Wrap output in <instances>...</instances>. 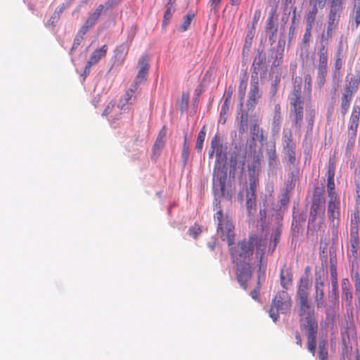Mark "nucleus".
I'll return each instance as SVG.
<instances>
[{
  "label": "nucleus",
  "instance_id": "obj_1",
  "mask_svg": "<svg viewBox=\"0 0 360 360\" xmlns=\"http://www.w3.org/2000/svg\"><path fill=\"white\" fill-rule=\"evenodd\" d=\"M267 245V239L261 234L252 233L248 239L238 241L229 246L231 262L236 266L237 281L240 286L246 289L247 283L252 278L251 262L254 251L262 262Z\"/></svg>",
  "mask_w": 360,
  "mask_h": 360
},
{
  "label": "nucleus",
  "instance_id": "obj_2",
  "mask_svg": "<svg viewBox=\"0 0 360 360\" xmlns=\"http://www.w3.org/2000/svg\"><path fill=\"white\" fill-rule=\"evenodd\" d=\"M310 281L307 276H302L297 285L296 301L298 307L300 324L302 330L305 331L307 339V349L314 356L316 348L318 322L314 309L309 301Z\"/></svg>",
  "mask_w": 360,
  "mask_h": 360
},
{
  "label": "nucleus",
  "instance_id": "obj_3",
  "mask_svg": "<svg viewBox=\"0 0 360 360\" xmlns=\"http://www.w3.org/2000/svg\"><path fill=\"white\" fill-rule=\"evenodd\" d=\"M223 146L217 135L211 140L209 158L213 157L216 152V160L213 170V191L215 196L220 195L221 197L231 198L226 191V181L227 179L226 154L222 152Z\"/></svg>",
  "mask_w": 360,
  "mask_h": 360
},
{
  "label": "nucleus",
  "instance_id": "obj_4",
  "mask_svg": "<svg viewBox=\"0 0 360 360\" xmlns=\"http://www.w3.org/2000/svg\"><path fill=\"white\" fill-rule=\"evenodd\" d=\"M326 210L325 189L323 186H316L313 191V197L308 221L309 228L314 231L323 230L324 214Z\"/></svg>",
  "mask_w": 360,
  "mask_h": 360
},
{
  "label": "nucleus",
  "instance_id": "obj_5",
  "mask_svg": "<svg viewBox=\"0 0 360 360\" xmlns=\"http://www.w3.org/2000/svg\"><path fill=\"white\" fill-rule=\"evenodd\" d=\"M290 117L296 129L300 130L304 117V98L302 96L301 84L295 86L289 96Z\"/></svg>",
  "mask_w": 360,
  "mask_h": 360
},
{
  "label": "nucleus",
  "instance_id": "obj_6",
  "mask_svg": "<svg viewBox=\"0 0 360 360\" xmlns=\"http://www.w3.org/2000/svg\"><path fill=\"white\" fill-rule=\"evenodd\" d=\"M214 207L217 210L214 219L217 221V233L222 240H226L231 246L235 240L234 225L227 217H224L220 202L216 200Z\"/></svg>",
  "mask_w": 360,
  "mask_h": 360
},
{
  "label": "nucleus",
  "instance_id": "obj_7",
  "mask_svg": "<svg viewBox=\"0 0 360 360\" xmlns=\"http://www.w3.org/2000/svg\"><path fill=\"white\" fill-rule=\"evenodd\" d=\"M327 215L329 227L334 237L338 238L340 221V200L338 194L328 195Z\"/></svg>",
  "mask_w": 360,
  "mask_h": 360
},
{
  "label": "nucleus",
  "instance_id": "obj_8",
  "mask_svg": "<svg viewBox=\"0 0 360 360\" xmlns=\"http://www.w3.org/2000/svg\"><path fill=\"white\" fill-rule=\"evenodd\" d=\"M292 307V300L289 294L282 290L278 292L272 300L269 310V316L276 321L279 318V313L286 314L290 311Z\"/></svg>",
  "mask_w": 360,
  "mask_h": 360
},
{
  "label": "nucleus",
  "instance_id": "obj_9",
  "mask_svg": "<svg viewBox=\"0 0 360 360\" xmlns=\"http://www.w3.org/2000/svg\"><path fill=\"white\" fill-rule=\"evenodd\" d=\"M360 84V75L353 76L346 82L340 97V112L345 117L349 109L354 94L357 91Z\"/></svg>",
  "mask_w": 360,
  "mask_h": 360
},
{
  "label": "nucleus",
  "instance_id": "obj_10",
  "mask_svg": "<svg viewBox=\"0 0 360 360\" xmlns=\"http://www.w3.org/2000/svg\"><path fill=\"white\" fill-rule=\"evenodd\" d=\"M329 13L327 26V34H331L338 27L340 15L343 10V2L328 3Z\"/></svg>",
  "mask_w": 360,
  "mask_h": 360
},
{
  "label": "nucleus",
  "instance_id": "obj_11",
  "mask_svg": "<svg viewBox=\"0 0 360 360\" xmlns=\"http://www.w3.org/2000/svg\"><path fill=\"white\" fill-rule=\"evenodd\" d=\"M262 94L259 89V79L257 75H252L250 82V89L248 93L247 105L250 108H254L261 98Z\"/></svg>",
  "mask_w": 360,
  "mask_h": 360
},
{
  "label": "nucleus",
  "instance_id": "obj_12",
  "mask_svg": "<svg viewBox=\"0 0 360 360\" xmlns=\"http://www.w3.org/2000/svg\"><path fill=\"white\" fill-rule=\"evenodd\" d=\"M108 50L107 44L103 45L101 48L96 49L89 57L87 61L85 68L84 73L89 74L90 72L91 68L96 65L100 60L105 58Z\"/></svg>",
  "mask_w": 360,
  "mask_h": 360
},
{
  "label": "nucleus",
  "instance_id": "obj_13",
  "mask_svg": "<svg viewBox=\"0 0 360 360\" xmlns=\"http://www.w3.org/2000/svg\"><path fill=\"white\" fill-rule=\"evenodd\" d=\"M335 158L330 157L328 160L327 172V193L328 195L338 194L335 191Z\"/></svg>",
  "mask_w": 360,
  "mask_h": 360
},
{
  "label": "nucleus",
  "instance_id": "obj_14",
  "mask_svg": "<svg viewBox=\"0 0 360 360\" xmlns=\"http://www.w3.org/2000/svg\"><path fill=\"white\" fill-rule=\"evenodd\" d=\"M315 292L314 294V300L318 309L325 307L323 282L321 281V276L316 277L315 281Z\"/></svg>",
  "mask_w": 360,
  "mask_h": 360
},
{
  "label": "nucleus",
  "instance_id": "obj_15",
  "mask_svg": "<svg viewBox=\"0 0 360 360\" xmlns=\"http://www.w3.org/2000/svg\"><path fill=\"white\" fill-rule=\"evenodd\" d=\"M317 70H328V48L326 41H322L318 49Z\"/></svg>",
  "mask_w": 360,
  "mask_h": 360
},
{
  "label": "nucleus",
  "instance_id": "obj_16",
  "mask_svg": "<svg viewBox=\"0 0 360 360\" xmlns=\"http://www.w3.org/2000/svg\"><path fill=\"white\" fill-rule=\"evenodd\" d=\"M293 276L290 267L284 264L280 271V283L283 288L288 290L292 285Z\"/></svg>",
  "mask_w": 360,
  "mask_h": 360
},
{
  "label": "nucleus",
  "instance_id": "obj_17",
  "mask_svg": "<svg viewBox=\"0 0 360 360\" xmlns=\"http://www.w3.org/2000/svg\"><path fill=\"white\" fill-rule=\"evenodd\" d=\"M134 39V35L130 38L128 43H122L116 46L114 51V57L120 64H122L128 54L130 44Z\"/></svg>",
  "mask_w": 360,
  "mask_h": 360
},
{
  "label": "nucleus",
  "instance_id": "obj_18",
  "mask_svg": "<svg viewBox=\"0 0 360 360\" xmlns=\"http://www.w3.org/2000/svg\"><path fill=\"white\" fill-rule=\"evenodd\" d=\"M139 87L136 85L131 84L130 88L126 91L123 97L120 99L118 103V108L121 110L124 108L127 104H133L136 100L135 93Z\"/></svg>",
  "mask_w": 360,
  "mask_h": 360
},
{
  "label": "nucleus",
  "instance_id": "obj_19",
  "mask_svg": "<svg viewBox=\"0 0 360 360\" xmlns=\"http://www.w3.org/2000/svg\"><path fill=\"white\" fill-rule=\"evenodd\" d=\"M343 65L342 62V49H340L335 56V61L334 63V70L332 74V78L333 81L336 84H338L340 82V77H341V69Z\"/></svg>",
  "mask_w": 360,
  "mask_h": 360
},
{
  "label": "nucleus",
  "instance_id": "obj_20",
  "mask_svg": "<svg viewBox=\"0 0 360 360\" xmlns=\"http://www.w3.org/2000/svg\"><path fill=\"white\" fill-rule=\"evenodd\" d=\"M167 136V129L165 126L158 133L155 142L153 147V151L154 154H159L162 149L165 147Z\"/></svg>",
  "mask_w": 360,
  "mask_h": 360
},
{
  "label": "nucleus",
  "instance_id": "obj_21",
  "mask_svg": "<svg viewBox=\"0 0 360 360\" xmlns=\"http://www.w3.org/2000/svg\"><path fill=\"white\" fill-rule=\"evenodd\" d=\"M296 148L283 149L285 160L289 169L295 167L299 163V158L296 155Z\"/></svg>",
  "mask_w": 360,
  "mask_h": 360
},
{
  "label": "nucleus",
  "instance_id": "obj_22",
  "mask_svg": "<svg viewBox=\"0 0 360 360\" xmlns=\"http://www.w3.org/2000/svg\"><path fill=\"white\" fill-rule=\"evenodd\" d=\"M276 9L274 8H272L270 11L268 19L266 20V30L271 32L272 37H274L278 31V26L276 22Z\"/></svg>",
  "mask_w": 360,
  "mask_h": 360
},
{
  "label": "nucleus",
  "instance_id": "obj_23",
  "mask_svg": "<svg viewBox=\"0 0 360 360\" xmlns=\"http://www.w3.org/2000/svg\"><path fill=\"white\" fill-rule=\"evenodd\" d=\"M350 250L354 257L356 258L358 255V249L359 245V232L350 231Z\"/></svg>",
  "mask_w": 360,
  "mask_h": 360
},
{
  "label": "nucleus",
  "instance_id": "obj_24",
  "mask_svg": "<svg viewBox=\"0 0 360 360\" xmlns=\"http://www.w3.org/2000/svg\"><path fill=\"white\" fill-rule=\"evenodd\" d=\"M256 194L246 195V209L248 214L253 216L257 210Z\"/></svg>",
  "mask_w": 360,
  "mask_h": 360
},
{
  "label": "nucleus",
  "instance_id": "obj_25",
  "mask_svg": "<svg viewBox=\"0 0 360 360\" xmlns=\"http://www.w3.org/2000/svg\"><path fill=\"white\" fill-rule=\"evenodd\" d=\"M328 341L326 338H321L319 341L318 356L319 360H328Z\"/></svg>",
  "mask_w": 360,
  "mask_h": 360
},
{
  "label": "nucleus",
  "instance_id": "obj_26",
  "mask_svg": "<svg viewBox=\"0 0 360 360\" xmlns=\"http://www.w3.org/2000/svg\"><path fill=\"white\" fill-rule=\"evenodd\" d=\"M359 224H360V212L359 210L356 208L354 210L353 213L351 215V224H350V231H359Z\"/></svg>",
  "mask_w": 360,
  "mask_h": 360
},
{
  "label": "nucleus",
  "instance_id": "obj_27",
  "mask_svg": "<svg viewBox=\"0 0 360 360\" xmlns=\"http://www.w3.org/2000/svg\"><path fill=\"white\" fill-rule=\"evenodd\" d=\"M342 297L350 305L352 300V294L350 291V285L348 279H343L342 281Z\"/></svg>",
  "mask_w": 360,
  "mask_h": 360
},
{
  "label": "nucleus",
  "instance_id": "obj_28",
  "mask_svg": "<svg viewBox=\"0 0 360 360\" xmlns=\"http://www.w3.org/2000/svg\"><path fill=\"white\" fill-rule=\"evenodd\" d=\"M273 125L274 127H276L278 129L280 128L282 123V116H281V108L279 103H276L274 105V112L273 117Z\"/></svg>",
  "mask_w": 360,
  "mask_h": 360
},
{
  "label": "nucleus",
  "instance_id": "obj_29",
  "mask_svg": "<svg viewBox=\"0 0 360 360\" xmlns=\"http://www.w3.org/2000/svg\"><path fill=\"white\" fill-rule=\"evenodd\" d=\"M319 12V8L312 7L308 11L306 17V25L313 27L316 20V15Z\"/></svg>",
  "mask_w": 360,
  "mask_h": 360
},
{
  "label": "nucleus",
  "instance_id": "obj_30",
  "mask_svg": "<svg viewBox=\"0 0 360 360\" xmlns=\"http://www.w3.org/2000/svg\"><path fill=\"white\" fill-rule=\"evenodd\" d=\"M205 136H206L205 127L203 126L198 134L196 144H195V148L199 152H200L202 149L203 142L205 141Z\"/></svg>",
  "mask_w": 360,
  "mask_h": 360
},
{
  "label": "nucleus",
  "instance_id": "obj_31",
  "mask_svg": "<svg viewBox=\"0 0 360 360\" xmlns=\"http://www.w3.org/2000/svg\"><path fill=\"white\" fill-rule=\"evenodd\" d=\"M171 1L172 0H169L168 3L167 4V10L164 14L163 20H162L163 26L167 25V24L169 23V22L173 15V13L174 11V9L172 8V6L171 5Z\"/></svg>",
  "mask_w": 360,
  "mask_h": 360
},
{
  "label": "nucleus",
  "instance_id": "obj_32",
  "mask_svg": "<svg viewBox=\"0 0 360 360\" xmlns=\"http://www.w3.org/2000/svg\"><path fill=\"white\" fill-rule=\"evenodd\" d=\"M328 70H317L316 84L320 89H321L325 83Z\"/></svg>",
  "mask_w": 360,
  "mask_h": 360
},
{
  "label": "nucleus",
  "instance_id": "obj_33",
  "mask_svg": "<svg viewBox=\"0 0 360 360\" xmlns=\"http://www.w3.org/2000/svg\"><path fill=\"white\" fill-rule=\"evenodd\" d=\"M304 92L309 96H311L312 91V77L310 74H307L304 78Z\"/></svg>",
  "mask_w": 360,
  "mask_h": 360
},
{
  "label": "nucleus",
  "instance_id": "obj_34",
  "mask_svg": "<svg viewBox=\"0 0 360 360\" xmlns=\"http://www.w3.org/2000/svg\"><path fill=\"white\" fill-rule=\"evenodd\" d=\"M358 127H359V124L349 122L348 136H350V141L352 142H353V141L355 140Z\"/></svg>",
  "mask_w": 360,
  "mask_h": 360
},
{
  "label": "nucleus",
  "instance_id": "obj_35",
  "mask_svg": "<svg viewBox=\"0 0 360 360\" xmlns=\"http://www.w3.org/2000/svg\"><path fill=\"white\" fill-rule=\"evenodd\" d=\"M194 13L192 12L188 13L185 17L184 20V22L181 27V30L182 32H185L188 30V27L191 25V21L194 18Z\"/></svg>",
  "mask_w": 360,
  "mask_h": 360
},
{
  "label": "nucleus",
  "instance_id": "obj_36",
  "mask_svg": "<svg viewBox=\"0 0 360 360\" xmlns=\"http://www.w3.org/2000/svg\"><path fill=\"white\" fill-rule=\"evenodd\" d=\"M139 65L140 68L139 71L148 74L149 70V64L147 57H141L139 59Z\"/></svg>",
  "mask_w": 360,
  "mask_h": 360
},
{
  "label": "nucleus",
  "instance_id": "obj_37",
  "mask_svg": "<svg viewBox=\"0 0 360 360\" xmlns=\"http://www.w3.org/2000/svg\"><path fill=\"white\" fill-rule=\"evenodd\" d=\"M250 133L252 136V139L259 137L261 140H262L263 135L259 129V126L257 124H254L250 127Z\"/></svg>",
  "mask_w": 360,
  "mask_h": 360
},
{
  "label": "nucleus",
  "instance_id": "obj_38",
  "mask_svg": "<svg viewBox=\"0 0 360 360\" xmlns=\"http://www.w3.org/2000/svg\"><path fill=\"white\" fill-rule=\"evenodd\" d=\"M189 156V146L187 143L186 137H185L184 145H183V149L181 152V157L184 160V162L186 163L188 159Z\"/></svg>",
  "mask_w": 360,
  "mask_h": 360
},
{
  "label": "nucleus",
  "instance_id": "obj_39",
  "mask_svg": "<svg viewBox=\"0 0 360 360\" xmlns=\"http://www.w3.org/2000/svg\"><path fill=\"white\" fill-rule=\"evenodd\" d=\"M188 233L194 238H196L202 233V229H201L200 226H199L198 224H195L194 226H191L189 229Z\"/></svg>",
  "mask_w": 360,
  "mask_h": 360
},
{
  "label": "nucleus",
  "instance_id": "obj_40",
  "mask_svg": "<svg viewBox=\"0 0 360 360\" xmlns=\"http://www.w3.org/2000/svg\"><path fill=\"white\" fill-rule=\"evenodd\" d=\"M352 277L354 281V286L356 294H360V275L357 271L352 274Z\"/></svg>",
  "mask_w": 360,
  "mask_h": 360
},
{
  "label": "nucleus",
  "instance_id": "obj_41",
  "mask_svg": "<svg viewBox=\"0 0 360 360\" xmlns=\"http://www.w3.org/2000/svg\"><path fill=\"white\" fill-rule=\"evenodd\" d=\"M313 27L306 25L305 32L302 38V43L308 44L311 37V30Z\"/></svg>",
  "mask_w": 360,
  "mask_h": 360
},
{
  "label": "nucleus",
  "instance_id": "obj_42",
  "mask_svg": "<svg viewBox=\"0 0 360 360\" xmlns=\"http://www.w3.org/2000/svg\"><path fill=\"white\" fill-rule=\"evenodd\" d=\"M147 75L148 74L146 73L139 71L134 82L131 84L136 85V86L139 87V84L146 80Z\"/></svg>",
  "mask_w": 360,
  "mask_h": 360
},
{
  "label": "nucleus",
  "instance_id": "obj_43",
  "mask_svg": "<svg viewBox=\"0 0 360 360\" xmlns=\"http://www.w3.org/2000/svg\"><path fill=\"white\" fill-rule=\"evenodd\" d=\"M354 20L355 23V27L357 28L360 25V4L357 6H354Z\"/></svg>",
  "mask_w": 360,
  "mask_h": 360
},
{
  "label": "nucleus",
  "instance_id": "obj_44",
  "mask_svg": "<svg viewBox=\"0 0 360 360\" xmlns=\"http://www.w3.org/2000/svg\"><path fill=\"white\" fill-rule=\"evenodd\" d=\"M247 80H248V78L245 77V78L241 79L240 81V84H239V86H238V91H239V94L241 95V98H243L245 94L246 86H247Z\"/></svg>",
  "mask_w": 360,
  "mask_h": 360
},
{
  "label": "nucleus",
  "instance_id": "obj_45",
  "mask_svg": "<svg viewBox=\"0 0 360 360\" xmlns=\"http://www.w3.org/2000/svg\"><path fill=\"white\" fill-rule=\"evenodd\" d=\"M257 181L254 177L250 179V186L246 195L256 194Z\"/></svg>",
  "mask_w": 360,
  "mask_h": 360
},
{
  "label": "nucleus",
  "instance_id": "obj_46",
  "mask_svg": "<svg viewBox=\"0 0 360 360\" xmlns=\"http://www.w3.org/2000/svg\"><path fill=\"white\" fill-rule=\"evenodd\" d=\"M330 273L331 279H338V273H337L336 264L334 262V260H333L331 258H330Z\"/></svg>",
  "mask_w": 360,
  "mask_h": 360
},
{
  "label": "nucleus",
  "instance_id": "obj_47",
  "mask_svg": "<svg viewBox=\"0 0 360 360\" xmlns=\"http://www.w3.org/2000/svg\"><path fill=\"white\" fill-rule=\"evenodd\" d=\"M309 2L311 6L322 9L326 5V0H309Z\"/></svg>",
  "mask_w": 360,
  "mask_h": 360
},
{
  "label": "nucleus",
  "instance_id": "obj_48",
  "mask_svg": "<svg viewBox=\"0 0 360 360\" xmlns=\"http://www.w3.org/2000/svg\"><path fill=\"white\" fill-rule=\"evenodd\" d=\"M269 155V165H274L276 163V153L275 148L274 147L273 150H271L268 152Z\"/></svg>",
  "mask_w": 360,
  "mask_h": 360
},
{
  "label": "nucleus",
  "instance_id": "obj_49",
  "mask_svg": "<svg viewBox=\"0 0 360 360\" xmlns=\"http://www.w3.org/2000/svg\"><path fill=\"white\" fill-rule=\"evenodd\" d=\"M284 149L296 148V143L293 141V139H284Z\"/></svg>",
  "mask_w": 360,
  "mask_h": 360
},
{
  "label": "nucleus",
  "instance_id": "obj_50",
  "mask_svg": "<svg viewBox=\"0 0 360 360\" xmlns=\"http://www.w3.org/2000/svg\"><path fill=\"white\" fill-rule=\"evenodd\" d=\"M229 109V98H226V99L224 100V101L222 104L220 112H222L223 114H227Z\"/></svg>",
  "mask_w": 360,
  "mask_h": 360
},
{
  "label": "nucleus",
  "instance_id": "obj_51",
  "mask_svg": "<svg viewBox=\"0 0 360 360\" xmlns=\"http://www.w3.org/2000/svg\"><path fill=\"white\" fill-rule=\"evenodd\" d=\"M222 0H210L211 10L217 11Z\"/></svg>",
  "mask_w": 360,
  "mask_h": 360
},
{
  "label": "nucleus",
  "instance_id": "obj_52",
  "mask_svg": "<svg viewBox=\"0 0 360 360\" xmlns=\"http://www.w3.org/2000/svg\"><path fill=\"white\" fill-rule=\"evenodd\" d=\"M188 99H189V95L188 93H184L181 96V108H186L188 105Z\"/></svg>",
  "mask_w": 360,
  "mask_h": 360
},
{
  "label": "nucleus",
  "instance_id": "obj_53",
  "mask_svg": "<svg viewBox=\"0 0 360 360\" xmlns=\"http://www.w3.org/2000/svg\"><path fill=\"white\" fill-rule=\"evenodd\" d=\"M351 116L360 117V106L357 105H354L352 107Z\"/></svg>",
  "mask_w": 360,
  "mask_h": 360
},
{
  "label": "nucleus",
  "instance_id": "obj_54",
  "mask_svg": "<svg viewBox=\"0 0 360 360\" xmlns=\"http://www.w3.org/2000/svg\"><path fill=\"white\" fill-rule=\"evenodd\" d=\"M332 283V290L335 293V298L338 297V279H331Z\"/></svg>",
  "mask_w": 360,
  "mask_h": 360
},
{
  "label": "nucleus",
  "instance_id": "obj_55",
  "mask_svg": "<svg viewBox=\"0 0 360 360\" xmlns=\"http://www.w3.org/2000/svg\"><path fill=\"white\" fill-rule=\"evenodd\" d=\"M114 105L115 104L112 103H108V105H107V107L105 108V109L104 110L103 112V115H108L111 111L114 108Z\"/></svg>",
  "mask_w": 360,
  "mask_h": 360
},
{
  "label": "nucleus",
  "instance_id": "obj_56",
  "mask_svg": "<svg viewBox=\"0 0 360 360\" xmlns=\"http://www.w3.org/2000/svg\"><path fill=\"white\" fill-rule=\"evenodd\" d=\"M260 15H261V11L259 10L255 11V14H254V18H253V22H252L253 26L257 24V22L259 20Z\"/></svg>",
  "mask_w": 360,
  "mask_h": 360
},
{
  "label": "nucleus",
  "instance_id": "obj_57",
  "mask_svg": "<svg viewBox=\"0 0 360 360\" xmlns=\"http://www.w3.org/2000/svg\"><path fill=\"white\" fill-rule=\"evenodd\" d=\"M295 337L296 340V344L300 347H302V338L300 333L297 330L295 333Z\"/></svg>",
  "mask_w": 360,
  "mask_h": 360
},
{
  "label": "nucleus",
  "instance_id": "obj_58",
  "mask_svg": "<svg viewBox=\"0 0 360 360\" xmlns=\"http://www.w3.org/2000/svg\"><path fill=\"white\" fill-rule=\"evenodd\" d=\"M226 115L227 114H223L222 112H220L219 122L221 123V124H224L226 123Z\"/></svg>",
  "mask_w": 360,
  "mask_h": 360
},
{
  "label": "nucleus",
  "instance_id": "obj_59",
  "mask_svg": "<svg viewBox=\"0 0 360 360\" xmlns=\"http://www.w3.org/2000/svg\"><path fill=\"white\" fill-rule=\"evenodd\" d=\"M103 8H104L103 5L101 4V5H99V6L96 8V9L95 10V11H94V13L95 14L98 15V16H100V15H101V13H102V11H103Z\"/></svg>",
  "mask_w": 360,
  "mask_h": 360
},
{
  "label": "nucleus",
  "instance_id": "obj_60",
  "mask_svg": "<svg viewBox=\"0 0 360 360\" xmlns=\"http://www.w3.org/2000/svg\"><path fill=\"white\" fill-rule=\"evenodd\" d=\"M103 8H104L103 5L101 4V5H99V6L96 8V9L95 10V11H94V13L95 14L98 15V16H100V15H101V13H102V11H103Z\"/></svg>",
  "mask_w": 360,
  "mask_h": 360
},
{
  "label": "nucleus",
  "instance_id": "obj_61",
  "mask_svg": "<svg viewBox=\"0 0 360 360\" xmlns=\"http://www.w3.org/2000/svg\"><path fill=\"white\" fill-rule=\"evenodd\" d=\"M280 237H281V233L279 231H276L274 235V248L276 247L277 243L280 240Z\"/></svg>",
  "mask_w": 360,
  "mask_h": 360
},
{
  "label": "nucleus",
  "instance_id": "obj_62",
  "mask_svg": "<svg viewBox=\"0 0 360 360\" xmlns=\"http://www.w3.org/2000/svg\"><path fill=\"white\" fill-rule=\"evenodd\" d=\"M81 40H82V39H78V38L75 39V40L73 41L72 50L75 49L78 47V46L80 44Z\"/></svg>",
  "mask_w": 360,
  "mask_h": 360
},
{
  "label": "nucleus",
  "instance_id": "obj_63",
  "mask_svg": "<svg viewBox=\"0 0 360 360\" xmlns=\"http://www.w3.org/2000/svg\"><path fill=\"white\" fill-rule=\"evenodd\" d=\"M89 27H87L86 25L84 24L79 30V33H81L82 34H84L89 31Z\"/></svg>",
  "mask_w": 360,
  "mask_h": 360
},
{
  "label": "nucleus",
  "instance_id": "obj_64",
  "mask_svg": "<svg viewBox=\"0 0 360 360\" xmlns=\"http://www.w3.org/2000/svg\"><path fill=\"white\" fill-rule=\"evenodd\" d=\"M250 295L254 300H257L259 297V291L257 290H253L251 291Z\"/></svg>",
  "mask_w": 360,
  "mask_h": 360
}]
</instances>
